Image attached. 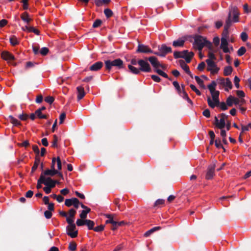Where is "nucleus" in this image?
<instances>
[{"label": "nucleus", "instance_id": "obj_1", "mask_svg": "<svg viewBox=\"0 0 251 251\" xmlns=\"http://www.w3.org/2000/svg\"><path fill=\"white\" fill-rule=\"evenodd\" d=\"M239 12L236 7H231L229 10L228 18L226 21L224 26V30L223 32V36L221 38V44L220 47L225 53L230 52V50L228 48L227 34L228 28L231 25V22H238L239 21Z\"/></svg>", "mask_w": 251, "mask_h": 251}, {"label": "nucleus", "instance_id": "obj_2", "mask_svg": "<svg viewBox=\"0 0 251 251\" xmlns=\"http://www.w3.org/2000/svg\"><path fill=\"white\" fill-rule=\"evenodd\" d=\"M217 83L215 81H212L211 83L207 86L211 94L212 99L210 97L207 98V103L209 107L212 108L218 106L219 104V94L218 91H216V87Z\"/></svg>", "mask_w": 251, "mask_h": 251}, {"label": "nucleus", "instance_id": "obj_3", "mask_svg": "<svg viewBox=\"0 0 251 251\" xmlns=\"http://www.w3.org/2000/svg\"><path fill=\"white\" fill-rule=\"evenodd\" d=\"M194 42L193 43V47L195 49L201 51L204 46L210 48L211 44L210 42L208 41L206 38L201 35H195L194 37Z\"/></svg>", "mask_w": 251, "mask_h": 251}, {"label": "nucleus", "instance_id": "obj_4", "mask_svg": "<svg viewBox=\"0 0 251 251\" xmlns=\"http://www.w3.org/2000/svg\"><path fill=\"white\" fill-rule=\"evenodd\" d=\"M105 68L106 70H110L113 67H117L118 69L123 68V61L120 58L113 60H107L105 61Z\"/></svg>", "mask_w": 251, "mask_h": 251}, {"label": "nucleus", "instance_id": "obj_5", "mask_svg": "<svg viewBox=\"0 0 251 251\" xmlns=\"http://www.w3.org/2000/svg\"><path fill=\"white\" fill-rule=\"evenodd\" d=\"M55 175H57L59 177L63 179V174L61 172L56 170L55 169V159H52L51 169H48L45 171L43 173V176H54Z\"/></svg>", "mask_w": 251, "mask_h": 251}, {"label": "nucleus", "instance_id": "obj_6", "mask_svg": "<svg viewBox=\"0 0 251 251\" xmlns=\"http://www.w3.org/2000/svg\"><path fill=\"white\" fill-rule=\"evenodd\" d=\"M205 62L207 64L206 70L210 72L211 75H215L218 73L220 68L217 66L216 62L213 60H206Z\"/></svg>", "mask_w": 251, "mask_h": 251}, {"label": "nucleus", "instance_id": "obj_7", "mask_svg": "<svg viewBox=\"0 0 251 251\" xmlns=\"http://www.w3.org/2000/svg\"><path fill=\"white\" fill-rule=\"evenodd\" d=\"M217 82L219 84L225 87L226 91H228L232 88V82L229 78L220 77L217 79Z\"/></svg>", "mask_w": 251, "mask_h": 251}, {"label": "nucleus", "instance_id": "obj_8", "mask_svg": "<svg viewBox=\"0 0 251 251\" xmlns=\"http://www.w3.org/2000/svg\"><path fill=\"white\" fill-rule=\"evenodd\" d=\"M220 119L217 117H215V126L219 129L224 128L226 126V121L227 118V116L224 113H222L219 115Z\"/></svg>", "mask_w": 251, "mask_h": 251}, {"label": "nucleus", "instance_id": "obj_9", "mask_svg": "<svg viewBox=\"0 0 251 251\" xmlns=\"http://www.w3.org/2000/svg\"><path fill=\"white\" fill-rule=\"evenodd\" d=\"M148 59H140L138 61V64L140 66V71L146 73H149L151 71V67L148 62Z\"/></svg>", "mask_w": 251, "mask_h": 251}, {"label": "nucleus", "instance_id": "obj_10", "mask_svg": "<svg viewBox=\"0 0 251 251\" xmlns=\"http://www.w3.org/2000/svg\"><path fill=\"white\" fill-rule=\"evenodd\" d=\"M158 52H154V54L157 55L164 57L167 53L172 52V49L170 47H167L166 45H162L158 48Z\"/></svg>", "mask_w": 251, "mask_h": 251}, {"label": "nucleus", "instance_id": "obj_11", "mask_svg": "<svg viewBox=\"0 0 251 251\" xmlns=\"http://www.w3.org/2000/svg\"><path fill=\"white\" fill-rule=\"evenodd\" d=\"M67 234L71 238H75L78 234V231L76 230L75 224L68 225L67 226Z\"/></svg>", "mask_w": 251, "mask_h": 251}, {"label": "nucleus", "instance_id": "obj_12", "mask_svg": "<svg viewBox=\"0 0 251 251\" xmlns=\"http://www.w3.org/2000/svg\"><path fill=\"white\" fill-rule=\"evenodd\" d=\"M137 52L142 53H154V52L152 51L148 46L143 44H139L138 46Z\"/></svg>", "mask_w": 251, "mask_h": 251}, {"label": "nucleus", "instance_id": "obj_13", "mask_svg": "<svg viewBox=\"0 0 251 251\" xmlns=\"http://www.w3.org/2000/svg\"><path fill=\"white\" fill-rule=\"evenodd\" d=\"M215 172V165H210L207 169V171L206 174L205 178L206 179H211L213 178Z\"/></svg>", "mask_w": 251, "mask_h": 251}, {"label": "nucleus", "instance_id": "obj_14", "mask_svg": "<svg viewBox=\"0 0 251 251\" xmlns=\"http://www.w3.org/2000/svg\"><path fill=\"white\" fill-rule=\"evenodd\" d=\"M44 184L46 186L54 188L55 186V181H54L50 177H45L43 176Z\"/></svg>", "mask_w": 251, "mask_h": 251}, {"label": "nucleus", "instance_id": "obj_15", "mask_svg": "<svg viewBox=\"0 0 251 251\" xmlns=\"http://www.w3.org/2000/svg\"><path fill=\"white\" fill-rule=\"evenodd\" d=\"M1 55L2 59L8 61L13 60L15 59L14 55L8 51H3Z\"/></svg>", "mask_w": 251, "mask_h": 251}, {"label": "nucleus", "instance_id": "obj_16", "mask_svg": "<svg viewBox=\"0 0 251 251\" xmlns=\"http://www.w3.org/2000/svg\"><path fill=\"white\" fill-rule=\"evenodd\" d=\"M147 59L154 68V70L158 69V65H159V62L156 57L152 56L147 58Z\"/></svg>", "mask_w": 251, "mask_h": 251}, {"label": "nucleus", "instance_id": "obj_17", "mask_svg": "<svg viewBox=\"0 0 251 251\" xmlns=\"http://www.w3.org/2000/svg\"><path fill=\"white\" fill-rule=\"evenodd\" d=\"M102 66V62L100 61L97 62L90 66V70L92 71H97L100 70Z\"/></svg>", "mask_w": 251, "mask_h": 251}, {"label": "nucleus", "instance_id": "obj_18", "mask_svg": "<svg viewBox=\"0 0 251 251\" xmlns=\"http://www.w3.org/2000/svg\"><path fill=\"white\" fill-rule=\"evenodd\" d=\"M77 99L80 100L82 99L85 95L84 88L82 86H78L77 87Z\"/></svg>", "mask_w": 251, "mask_h": 251}, {"label": "nucleus", "instance_id": "obj_19", "mask_svg": "<svg viewBox=\"0 0 251 251\" xmlns=\"http://www.w3.org/2000/svg\"><path fill=\"white\" fill-rule=\"evenodd\" d=\"M180 66L181 68L189 75L191 76V72L189 70V66L185 63L183 60L179 61Z\"/></svg>", "mask_w": 251, "mask_h": 251}, {"label": "nucleus", "instance_id": "obj_20", "mask_svg": "<svg viewBox=\"0 0 251 251\" xmlns=\"http://www.w3.org/2000/svg\"><path fill=\"white\" fill-rule=\"evenodd\" d=\"M185 40L183 38H179L175 40L173 43V45L175 47H182L184 45Z\"/></svg>", "mask_w": 251, "mask_h": 251}, {"label": "nucleus", "instance_id": "obj_21", "mask_svg": "<svg viewBox=\"0 0 251 251\" xmlns=\"http://www.w3.org/2000/svg\"><path fill=\"white\" fill-rule=\"evenodd\" d=\"M186 50V52L185 53V56L182 58H184L187 63H190L194 56V53L192 51L189 52L187 50Z\"/></svg>", "mask_w": 251, "mask_h": 251}, {"label": "nucleus", "instance_id": "obj_22", "mask_svg": "<svg viewBox=\"0 0 251 251\" xmlns=\"http://www.w3.org/2000/svg\"><path fill=\"white\" fill-rule=\"evenodd\" d=\"M77 201V199L75 198L66 199L65 201V204L67 207H70L72 205H74V204H75V201Z\"/></svg>", "mask_w": 251, "mask_h": 251}, {"label": "nucleus", "instance_id": "obj_23", "mask_svg": "<svg viewBox=\"0 0 251 251\" xmlns=\"http://www.w3.org/2000/svg\"><path fill=\"white\" fill-rule=\"evenodd\" d=\"M21 18L25 23L28 24L32 19L29 18V15L26 12H25L21 15Z\"/></svg>", "mask_w": 251, "mask_h": 251}, {"label": "nucleus", "instance_id": "obj_24", "mask_svg": "<svg viewBox=\"0 0 251 251\" xmlns=\"http://www.w3.org/2000/svg\"><path fill=\"white\" fill-rule=\"evenodd\" d=\"M55 159V165L56 164L57 166V169L56 170H57L59 172H60V170L62 169V163L59 157H57L56 158L53 157L52 159Z\"/></svg>", "mask_w": 251, "mask_h": 251}, {"label": "nucleus", "instance_id": "obj_25", "mask_svg": "<svg viewBox=\"0 0 251 251\" xmlns=\"http://www.w3.org/2000/svg\"><path fill=\"white\" fill-rule=\"evenodd\" d=\"M10 43L13 46L18 45L20 43L18 38L15 35H12L10 36L9 39Z\"/></svg>", "mask_w": 251, "mask_h": 251}, {"label": "nucleus", "instance_id": "obj_26", "mask_svg": "<svg viewBox=\"0 0 251 251\" xmlns=\"http://www.w3.org/2000/svg\"><path fill=\"white\" fill-rule=\"evenodd\" d=\"M232 68L231 66H226L224 69V75L225 76L229 75L232 72Z\"/></svg>", "mask_w": 251, "mask_h": 251}, {"label": "nucleus", "instance_id": "obj_27", "mask_svg": "<svg viewBox=\"0 0 251 251\" xmlns=\"http://www.w3.org/2000/svg\"><path fill=\"white\" fill-rule=\"evenodd\" d=\"M9 121L15 126H19L21 125L20 122L12 116H9Z\"/></svg>", "mask_w": 251, "mask_h": 251}, {"label": "nucleus", "instance_id": "obj_28", "mask_svg": "<svg viewBox=\"0 0 251 251\" xmlns=\"http://www.w3.org/2000/svg\"><path fill=\"white\" fill-rule=\"evenodd\" d=\"M128 68L132 73L136 75L139 74L141 72L140 69L135 67L131 65H128Z\"/></svg>", "mask_w": 251, "mask_h": 251}, {"label": "nucleus", "instance_id": "obj_29", "mask_svg": "<svg viewBox=\"0 0 251 251\" xmlns=\"http://www.w3.org/2000/svg\"><path fill=\"white\" fill-rule=\"evenodd\" d=\"M186 52V50H183L182 51H175L174 52V56L175 58H182L185 56V53Z\"/></svg>", "mask_w": 251, "mask_h": 251}, {"label": "nucleus", "instance_id": "obj_30", "mask_svg": "<svg viewBox=\"0 0 251 251\" xmlns=\"http://www.w3.org/2000/svg\"><path fill=\"white\" fill-rule=\"evenodd\" d=\"M110 0H95V3L97 6H100L103 4H107Z\"/></svg>", "mask_w": 251, "mask_h": 251}, {"label": "nucleus", "instance_id": "obj_31", "mask_svg": "<svg viewBox=\"0 0 251 251\" xmlns=\"http://www.w3.org/2000/svg\"><path fill=\"white\" fill-rule=\"evenodd\" d=\"M85 225L88 226L89 229L91 230L94 229V226L95 225V223L93 221L90 220H85Z\"/></svg>", "mask_w": 251, "mask_h": 251}, {"label": "nucleus", "instance_id": "obj_32", "mask_svg": "<svg viewBox=\"0 0 251 251\" xmlns=\"http://www.w3.org/2000/svg\"><path fill=\"white\" fill-rule=\"evenodd\" d=\"M91 211L90 208H88L87 210H83L80 214V217L81 219H85L87 217V215Z\"/></svg>", "mask_w": 251, "mask_h": 251}, {"label": "nucleus", "instance_id": "obj_33", "mask_svg": "<svg viewBox=\"0 0 251 251\" xmlns=\"http://www.w3.org/2000/svg\"><path fill=\"white\" fill-rule=\"evenodd\" d=\"M226 103L227 106L230 107L232 106L234 104L233 96H229L226 100Z\"/></svg>", "mask_w": 251, "mask_h": 251}, {"label": "nucleus", "instance_id": "obj_34", "mask_svg": "<svg viewBox=\"0 0 251 251\" xmlns=\"http://www.w3.org/2000/svg\"><path fill=\"white\" fill-rule=\"evenodd\" d=\"M105 216L108 218V219L105 221L106 224H112L115 222V221L113 220V216L112 215L105 214Z\"/></svg>", "mask_w": 251, "mask_h": 251}, {"label": "nucleus", "instance_id": "obj_35", "mask_svg": "<svg viewBox=\"0 0 251 251\" xmlns=\"http://www.w3.org/2000/svg\"><path fill=\"white\" fill-rule=\"evenodd\" d=\"M35 114L40 119H47V116L46 115L43 114L40 110H37L35 111Z\"/></svg>", "mask_w": 251, "mask_h": 251}, {"label": "nucleus", "instance_id": "obj_36", "mask_svg": "<svg viewBox=\"0 0 251 251\" xmlns=\"http://www.w3.org/2000/svg\"><path fill=\"white\" fill-rule=\"evenodd\" d=\"M195 79L197 82V83L201 87L204 88L205 86L203 84V81L198 76H195Z\"/></svg>", "mask_w": 251, "mask_h": 251}, {"label": "nucleus", "instance_id": "obj_37", "mask_svg": "<svg viewBox=\"0 0 251 251\" xmlns=\"http://www.w3.org/2000/svg\"><path fill=\"white\" fill-rule=\"evenodd\" d=\"M42 183L44 184L43 175V174H41V175L40 176V177L37 182V184L36 187L38 189L42 188L41 184H42Z\"/></svg>", "mask_w": 251, "mask_h": 251}, {"label": "nucleus", "instance_id": "obj_38", "mask_svg": "<svg viewBox=\"0 0 251 251\" xmlns=\"http://www.w3.org/2000/svg\"><path fill=\"white\" fill-rule=\"evenodd\" d=\"M154 71L156 73H157L159 75H160L165 78H168V76L167 74L166 73H165V72H164L163 71H162V70L157 69L155 70Z\"/></svg>", "mask_w": 251, "mask_h": 251}, {"label": "nucleus", "instance_id": "obj_39", "mask_svg": "<svg viewBox=\"0 0 251 251\" xmlns=\"http://www.w3.org/2000/svg\"><path fill=\"white\" fill-rule=\"evenodd\" d=\"M40 164V160L38 158H35L33 166L32 167V172H34L38 168Z\"/></svg>", "mask_w": 251, "mask_h": 251}, {"label": "nucleus", "instance_id": "obj_40", "mask_svg": "<svg viewBox=\"0 0 251 251\" xmlns=\"http://www.w3.org/2000/svg\"><path fill=\"white\" fill-rule=\"evenodd\" d=\"M58 137L56 135H53V141L51 143V147L53 148L57 147Z\"/></svg>", "mask_w": 251, "mask_h": 251}, {"label": "nucleus", "instance_id": "obj_41", "mask_svg": "<svg viewBox=\"0 0 251 251\" xmlns=\"http://www.w3.org/2000/svg\"><path fill=\"white\" fill-rule=\"evenodd\" d=\"M246 51V49L244 47H241L237 51V54L238 56H241L245 54Z\"/></svg>", "mask_w": 251, "mask_h": 251}, {"label": "nucleus", "instance_id": "obj_42", "mask_svg": "<svg viewBox=\"0 0 251 251\" xmlns=\"http://www.w3.org/2000/svg\"><path fill=\"white\" fill-rule=\"evenodd\" d=\"M250 129H251V123H249L247 126H241V132L242 133H243L244 131H248Z\"/></svg>", "mask_w": 251, "mask_h": 251}, {"label": "nucleus", "instance_id": "obj_43", "mask_svg": "<svg viewBox=\"0 0 251 251\" xmlns=\"http://www.w3.org/2000/svg\"><path fill=\"white\" fill-rule=\"evenodd\" d=\"M173 84L176 89L178 94L180 93L182 91V89L180 88L179 83L177 81H175L173 82Z\"/></svg>", "mask_w": 251, "mask_h": 251}, {"label": "nucleus", "instance_id": "obj_44", "mask_svg": "<svg viewBox=\"0 0 251 251\" xmlns=\"http://www.w3.org/2000/svg\"><path fill=\"white\" fill-rule=\"evenodd\" d=\"M182 91L180 93H178V94L180 97L183 98V99L185 100L187 98V97H188V95L185 91L183 86H182Z\"/></svg>", "mask_w": 251, "mask_h": 251}, {"label": "nucleus", "instance_id": "obj_45", "mask_svg": "<svg viewBox=\"0 0 251 251\" xmlns=\"http://www.w3.org/2000/svg\"><path fill=\"white\" fill-rule=\"evenodd\" d=\"M218 106H219L222 110H226L228 108L226 103H225L224 102H220L219 101V104H218Z\"/></svg>", "mask_w": 251, "mask_h": 251}, {"label": "nucleus", "instance_id": "obj_46", "mask_svg": "<svg viewBox=\"0 0 251 251\" xmlns=\"http://www.w3.org/2000/svg\"><path fill=\"white\" fill-rule=\"evenodd\" d=\"M165 202V200L163 199H158L156 200L154 204V206H159L160 205H163Z\"/></svg>", "mask_w": 251, "mask_h": 251}, {"label": "nucleus", "instance_id": "obj_47", "mask_svg": "<svg viewBox=\"0 0 251 251\" xmlns=\"http://www.w3.org/2000/svg\"><path fill=\"white\" fill-rule=\"evenodd\" d=\"M104 13L107 18L110 17L113 14L112 11L108 8L104 9Z\"/></svg>", "mask_w": 251, "mask_h": 251}, {"label": "nucleus", "instance_id": "obj_48", "mask_svg": "<svg viewBox=\"0 0 251 251\" xmlns=\"http://www.w3.org/2000/svg\"><path fill=\"white\" fill-rule=\"evenodd\" d=\"M190 87L191 89L194 91L196 94L198 96H200L201 95V92L196 88V87L193 84H190Z\"/></svg>", "mask_w": 251, "mask_h": 251}, {"label": "nucleus", "instance_id": "obj_49", "mask_svg": "<svg viewBox=\"0 0 251 251\" xmlns=\"http://www.w3.org/2000/svg\"><path fill=\"white\" fill-rule=\"evenodd\" d=\"M102 21L100 19L96 20L93 24V27L94 28L98 27L100 26Z\"/></svg>", "mask_w": 251, "mask_h": 251}, {"label": "nucleus", "instance_id": "obj_50", "mask_svg": "<svg viewBox=\"0 0 251 251\" xmlns=\"http://www.w3.org/2000/svg\"><path fill=\"white\" fill-rule=\"evenodd\" d=\"M240 80L239 78L237 76H235L234 77V83L235 86L237 89H238L240 87V84H239Z\"/></svg>", "mask_w": 251, "mask_h": 251}, {"label": "nucleus", "instance_id": "obj_51", "mask_svg": "<svg viewBox=\"0 0 251 251\" xmlns=\"http://www.w3.org/2000/svg\"><path fill=\"white\" fill-rule=\"evenodd\" d=\"M104 226L100 225L94 228L93 230L96 232H100L104 230Z\"/></svg>", "mask_w": 251, "mask_h": 251}, {"label": "nucleus", "instance_id": "obj_52", "mask_svg": "<svg viewBox=\"0 0 251 251\" xmlns=\"http://www.w3.org/2000/svg\"><path fill=\"white\" fill-rule=\"evenodd\" d=\"M216 59L215 54L212 52H209L208 54V58L206 60H213Z\"/></svg>", "mask_w": 251, "mask_h": 251}, {"label": "nucleus", "instance_id": "obj_53", "mask_svg": "<svg viewBox=\"0 0 251 251\" xmlns=\"http://www.w3.org/2000/svg\"><path fill=\"white\" fill-rule=\"evenodd\" d=\"M76 224L77 226H82L85 225V220L81 219H77L76 222Z\"/></svg>", "mask_w": 251, "mask_h": 251}, {"label": "nucleus", "instance_id": "obj_54", "mask_svg": "<svg viewBox=\"0 0 251 251\" xmlns=\"http://www.w3.org/2000/svg\"><path fill=\"white\" fill-rule=\"evenodd\" d=\"M205 67V63L204 62L200 63L198 66V70L200 71H202Z\"/></svg>", "mask_w": 251, "mask_h": 251}, {"label": "nucleus", "instance_id": "obj_55", "mask_svg": "<svg viewBox=\"0 0 251 251\" xmlns=\"http://www.w3.org/2000/svg\"><path fill=\"white\" fill-rule=\"evenodd\" d=\"M28 0H22L21 2L23 3V7L24 10H26L28 8Z\"/></svg>", "mask_w": 251, "mask_h": 251}, {"label": "nucleus", "instance_id": "obj_56", "mask_svg": "<svg viewBox=\"0 0 251 251\" xmlns=\"http://www.w3.org/2000/svg\"><path fill=\"white\" fill-rule=\"evenodd\" d=\"M48 52H49V49L46 47L42 48L40 51V53L42 55H46V54H47Z\"/></svg>", "mask_w": 251, "mask_h": 251}, {"label": "nucleus", "instance_id": "obj_57", "mask_svg": "<svg viewBox=\"0 0 251 251\" xmlns=\"http://www.w3.org/2000/svg\"><path fill=\"white\" fill-rule=\"evenodd\" d=\"M54 100V98L51 96H48L45 99V101L49 104H51L53 102Z\"/></svg>", "mask_w": 251, "mask_h": 251}, {"label": "nucleus", "instance_id": "obj_58", "mask_svg": "<svg viewBox=\"0 0 251 251\" xmlns=\"http://www.w3.org/2000/svg\"><path fill=\"white\" fill-rule=\"evenodd\" d=\"M76 249V245L75 243H71L69 246V249L70 251H74Z\"/></svg>", "mask_w": 251, "mask_h": 251}, {"label": "nucleus", "instance_id": "obj_59", "mask_svg": "<svg viewBox=\"0 0 251 251\" xmlns=\"http://www.w3.org/2000/svg\"><path fill=\"white\" fill-rule=\"evenodd\" d=\"M236 94L240 98H244L245 96V93L242 90H237L236 91Z\"/></svg>", "mask_w": 251, "mask_h": 251}, {"label": "nucleus", "instance_id": "obj_60", "mask_svg": "<svg viewBox=\"0 0 251 251\" xmlns=\"http://www.w3.org/2000/svg\"><path fill=\"white\" fill-rule=\"evenodd\" d=\"M66 118V114L65 113H62L60 114L59 116V124H62L65 119Z\"/></svg>", "mask_w": 251, "mask_h": 251}, {"label": "nucleus", "instance_id": "obj_61", "mask_svg": "<svg viewBox=\"0 0 251 251\" xmlns=\"http://www.w3.org/2000/svg\"><path fill=\"white\" fill-rule=\"evenodd\" d=\"M76 210L72 208L69 211V217H70L71 218H74L75 214H76Z\"/></svg>", "mask_w": 251, "mask_h": 251}, {"label": "nucleus", "instance_id": "obj_62", "mask_svg": "<svg viewBox=\"0 0 251 251\" xmlns=\"http://www.w3.org/2000/svg\"><path fill=\"white\" fill-rule=\"evenodd\" d=\"M241 38L243 41H246L248 38V36L246 32H243L240 35Z\"/></svg>", "mask_w": 251, "mask_h": 251}, {"label": "nucleus", "instance_id": "obj_63", "mask_svg": "<svg viewBox=\"0 0 251 251\" xmlns=\"http://www.w3.org/2000/svg\"><path fill=\"white\" fill-rule=\"evenodd\" d=\"M202 114L204 116H205L206 118H209L210 117V112L209 110L208 109H205L203 111Z\"/></svg>", "mask_w": 251, "mask_h": 251}, {"label": "nucleus", "instance_id": "obj_64", "mask_svg": "<svg viewBox=\"0 0 251 251\" xmlns=\"http://www.w3.org/2000/svg\"><path fill=\"white\" fill-rule=\"evenodd\" d=\"M44 215L47 219H50L52 216L51 211L46 210L44 212Z\"/></svg>", "mask_w": 251, "mask_h": 251}]
</instances>
